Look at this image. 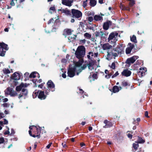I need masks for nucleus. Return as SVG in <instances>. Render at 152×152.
I'll use <instances>...</instances> for the list:
<instances>
[{"label":"nucleus","instance_id":"obj_44","mask_svg":"<svg viewBox=\"0 0 152 152\" xmlns=\"http://www.w3.org/2000/svg\"><path fill=\"white\" fill-rule=\"evenodd\" d=\"M87 19L90 22L94 20L93 18L92 17H89Z\"/></svg>","mask_w":152,"mask_h":152},{"label":"nucleus","instance_id":"obj_6","mask_svg":"<svg viewBox=\"0 0 152 152\" xmlns=\"http://www.w3.org/2000/svg\"><path fill=\"white\" fill-rule=\"evenodd\" d=\"M0 56H4L6 53V51L8 50L7 45L4 42L0 43Z\"/></svg>","mask_w":152,"mask_h":152},{"label":"nucleus","instance_id":"obj_18","mask_svg":"<svg viewBox=\"0 0 152 152\" xmlns=\"http://www.w3.org/2000/svg\"><path fill=\"white\" fill-rule=\"evenodd\" d=\"M24 87H26V84L21 83L19 86L16 87V90L17 91H20L21 90H22L24 88Z\"/></svg>","mask_w":152,"mask_h":152},{"label":"nucleus","instance_id":"obj_62","mask_svg":"<svg viewBox=\"0 0 152 152\" xmlns=\"http://www.w3.org/2000/svg\"><path fill=\"white\" fill-rule=\"evenodd\" d=\"M15 133V132H14V130H13V129H11V134H14Z\"/></svg>","mask_w":152,"mask_h":152},{"label":"nucleus","instance_id":"obj_4","mask_svg":"<svg viewBox=\"0 0 152 152\" xmlns=\"http://www.w3.org/2000/svg\"><path fill=\"white\" fill-rule=\"evenodd\" d=\"M118 34V33L116 32H113L110 33L108 38V42L113 45V47H115L117 45Z\"/></svg>","mask_w":152,"mask_h":152},{"label":"nucleus","instance_id":"obj_8","mask_svg":"<svg viewBox=\"0 0 152 152\" xmlns=\"http://www.w3.org/2000/svg\"><path fill=\"white\" fill-rule=\"evenodd\" d=\"M72 12L73 17L78 18L82 17V12L78 10L72 9Z\"/></svg>","mask_w":152,"mask_h":152},{"label":"nucleus","instance_id":"obj_11","mask_svg":"<svg viewBox=\"0 0 152 152\" xmlns=\"http://www.w3.org/2000/svg\"><path fill=\"white\" fill-rule=\"evenodd\" d=\"M47 84L48 85V89H49V90H50L52 91H55V85L52 81L50 80H49L47 83Z\"/></svg>","mask_w":152,"mask_h":152},{"label":"nucleus","instance_id":"obj_29","mask_svg":"<svg viewBox=\"0 0 152 152\" xmlns=\"http://www.w3.org/2000/svg\"><path fill=\"white\" fill-rule=\"evenodd\" d=\"M96 4V1L95 0H90V5L92 7L94 6Z\"/></svg>","mask_w":152,"mask_h":152},{"label":"nucleus","instance_id":"obj_53","mask_svg":"<svg viewBox=\"0 0 152 152\" xmlns=\"http://www.w3.org/2000/svg\"><path fill=\"white\" fill-rule=\"evenodd\" d=\"M4 122V124H8V121H7L5 119H4V121H3Z\"/></svg>","mask_w":152,"mask_h":152},{"label":"nucleus","instance_id":"obj_26","mask_svg":"<svg viewBox=\"0 0 152 152\" xmlns=\"http://www.w3.org/2000/svg\"><path fill=\"white\" fill-rule=\"evenodd\" d=\"M109 26V22H107L104 23L103 26V29L105 30H107Z\"/></svg>","mask_w":152,"mask_h":152},{"label":"nucleus","instance_id":"obj_31","mask_svg":"<svg viewBox=\"0 0 152 152\" xmlns=\"http://www.w3.org/2000/svg\"><path fill=\"white\" fill-rule=\"evenodd\" d=\"M56 11L55 8V6L51 7L49 9V12L52 14L53 12H55Z\"/></svg>","mask_w":152,"mask_h":152},{"label":"nucleus","instance_id":"obj_27","mask_svg":"<svg viewBox=\"0 0 152 152\" xmlns=\"http://www.w3.org/2000/svg\"><path fill=\"white\" fill-rule=\"evenodd\" d=\"M87 56L88 59L92 60L94 56V54L92 52H90L88 53V54L87 55Z\"/></svg>","mask_w":152,"mask_h":152},{"label":"nucleus","instance_id":"obj_59","mask_svg":"<svg viewBox=\"0 0 152 152\" xmlns=\"http://www.w3.org/2000/svg\"><path fill=\"white\" fill-rule=\"evenodd\" d=\"M3 101L4 102H7L8 101V99L7 98H5L4 99H3Z\"/></svg>","mask_w":152,"mask_h":152},{"label":"nucleus","instance_id":"obj_13","mask_svg":"<svg viewBox=\"0 0 152 152\" xmlns=\"http://www.w3.org/2000/svg\"><path fill=\"white\" fill-rule=\"evenodd\" d=\"M147 71L146 68H141L139 69V71L137 72V74L140 77H142L145 74V72Z\"/></svg>","mask_w":152,"mask_h":152},{"label":"nucleus","instance_id":"obj_55","mask_svg":"<svg viewBox=\"0 0 152 152\" xmlns=\"http://www.w3.org/2000/svg\"><path fill=\"white\" fill-rule=\"evenodd\" d=\"M132 135L131 134H130L129 133L128 134V137L129 138L131 139L132 137Z\"/></svg>","mask_w":152,"mask_h":152},{"label":"nucleus","instance_id":"obj_22","mask_svg":"<svg viewBox=\"0 0 152 152\" xmlns=\"http://www.w3.org/2000/svg\"><path fill=\"white\" fill-rule=\"evenodd\" d=\"M96 37H102L104 35V33L102 31H96L95 33Z\"/></svg>","mask_w":152,"mask_h":152},{"label":"nucleus","instance_id":"obj_47","mask_svg":"<svg viewBox=\"0 0 152 152\" xmlns=\"http://www.w3.org/2000/svg\"><path fill=\"white\" fill-rule=\"evenodd\" d=\"M111 68L113 69H114L115 68V64L114 62L112 63L111 65L110 66Z\"/></svg>","mask_w":152,"mask_h":152},{"label":"nucleus","instance_id":"obj_61","mask_svg":"<svg viewBox=\"0 0 152 152\" xmlns=\"http://www.w3.org/2000/svg\"><path fill=\"white\" fill-rule=\"evenodd\" d=\"M99 0V2L100 4H102L104 3V0Z\"/></svg>","mask_w":152,"mask_h":152},{"label":"nucleus","instance_id":"obj_39","mask_svg":"<svg viewBox=\"0 0 152 152\" xmlns=\"http://www.w3.org/2000/svg\"><path fill=\"white\" fill-rule=\"evenodd\" d=\"M130 1L129 3V5L130 7H132L135 4V1L134 0H132Z\"/></svg>","mask_w":152,"mask_h":152},{"label":"nucleus","instance_id":"obj_2","mask_svg":"<svg viewBox=\"0 0 152 152\" xmlns=\"http://www.w3.org/2000/svg\"><path fill=\"white\" fill-rule=\"evenodd\" d=\"M113 45H111L108 43H105L102 46V49L107 52V59L108 60H110L113 57L115 58L118 56L117 53L113 52Z\"/></svg>","mask_w":152,"mask_h":152},{"label":"nucleus","instance_id":"obj_7","mask_svg":"<svg viewBox=\"0 0 152 152\" xmlns=\"http://www.w3.org/2000/svg\"><path fill=\"white\" fill-rule=\"evenodd\" d=\"M5 94L7 95H10L11 96H15L17 95L16 92L13 90L12 88H8L5 91Z\"/></svg>","mask_w":152,"mask_h":152},{"label":"nucleus","instance_id":"obj_37","mask_svg":"<svg viewBox=\"0 0 152 152\" xmlns=\"http://www.w3.org/2000/svg\"><path fill=\"white\" fill-rule=\"evenodd\" d=\"M122 85L124 87L127 86L128 85V83L127 81L124 80L122 82Z\"/></svg>","mask_w":152,"mask_h":152},{"label":"nucleus","instance_id":"obj_16","mask_svg":"<svg viewBox=\"0 0 152 152\" xmlns=\"http://www.w3.org/2000/svg\"><path fill=\"white\" fill-rule=\"evenodd\" d=\"M38 98L41 100L44 99L46 98V96L45 95L43 91H39Z\"/></svg>","mask_w":152,"mask_h":152},{"label":"nucleus","instance_id":"obj_46","mask_svg":"<svg viewBox=\"0 0 152 152\" xmlns=\"http://www.w3.org/2000/svg\"><path fill=\"white\" fill-rule=\"evenodd\" d=\"M119 75V73L118 71L116 72L112 76V78H113L116 76H117V75Z\"/></svg>","mask_w":152,"mask_h":152},{"label":"nucleus","instance_id":"obj_25","mask_svg":"<svg viewBox=\"0 0 152 152\" xmlns=\"http://www.w3.org/2000/svg\"><path fill=\"white\" fill-rule=\"evenodd\" d=\"M72 31L70 29H66L64 31V33L68 35H71Z\"/></svg>","mask_w":152,"mask_h":152},{"label":"nucleus","instance_id":"obj_24","mask_svg":"<svg viewBox=\"0 0 152 152\" xmlns=\"http://www.w3.org/2000/svg\"><path fill=\"white\" fill-rule=\"evenodd\" d=\"M94 19L96 21H100L103 20V18L100 15H96L94 17Z\"/></svg>","mask_w":152,"mask_h":152},{"label":"nucleus","instance_id":"obj_3","mask_svg":"<svg viewBox=\"0 0 152 152\" xmlns=\"http://www.w3.org/2000/svg\"><path fill=\"white\" fill-rule=\"evenodd\" d=\"M30 130L29 131V134L30 136L34 137H37L39 138L40 137L41 133L40 128L38 126L33 125L29 126Z\"/></svg>","mask_w":152,"mask_h":152},{"label":"nucleus","instance_id":"obj_28","mask_svg":"<svg viewBox=\"0 0 152 152\" xmlns=\"http://www.w3.org/2000/svg\"><path fill=\"white\" fill-rule=\"evenodd\" d=\"M39 91L36 90L33 92L32 96L34 98H36L37 96H38Z\"/></svg>","mask_w":152,"mask_h":152},{"label":"nucleus","instance_id":"obj_42","mask_svg":"<svg viewBox=\"0 0 152 152\" xmlns=\"http://www.w3.org/2000/svg\"><path fill=\"white\" fill-rule=\"evenodd\" d=\"M132 50L128 47L127 48L126 50V54H128L130 53Z\"/></svg>","mask_w":152,"mask_h":152},{"label":"nucleus","instance_id":"obj_56","mask_svg":"<svg viewBox=\"0 0 152 152\" xmlns=\"http://www.w3.org/2000/svg\"><path fill=\"white\" fill-rule=\"evenodd\" d=\"M86 40L85 39L80 40V42L81 43H85L86 42Z\"/></svg>","mask_w":152,"mask_h":152},{"label":"nucleus","instance_id":"obj_23","mask_svg":"<svg viewBox=\"0 0 152 152\" xmlns=\"http://www.w3.org/2000/svg\"><path fill=\"white\" fill-rule=\"evenodd\" d=\"M145 140H144L143 138L139 136H138V139L137 142H136L139 143H143L145 142Z\"/></svg>","mask_w":152,"mask_h":152},{"label":"nucleus","instance_id":"obj_48","mask_svg":"<svg viewBox=\"0 0 152 152\" xmlns=\"http://www.w3.org/2000/svg\"><path fill=\"white\" fill-rule=\"evenodd\" d=\"M92 77L94 79H97V76L96 74H94L92 75Z\"/></svg>","mask_w":152,"mask_h":152},{"label":"nucleus","instance_id":"obj_40","mask_svg":"<svg viewBox=\"0 0 152 152\" xmlns=\"http://www.w3.org/2000/svg\"><path fill=\"white\" fill-rule=\"evenodd\" d=\"M133 147L135 150H136L137 148L139 147V145L137 143L136 144L134 143L133 144Z\"/></svg>","mask_w":152,"mask_h":152},{"label":"nucleus","instance_id":"obj_63","mask_svg":"<svg viewBox=\"0 0 152 152\" xmlns=\"http://www.w3.org/2000/svg\"><path fill=\"white\" fill-rule=\"evenodd\" d=\"M0 115L1 117L2 118L4 117V114H3V113H0Z\"/></svg>","mask_w":152,"mask_h":152},{"label":"nucleus","instance_id":"obj_33","mask_svg":"<svg viewBox=\"0 0 152 152\" xmlns=\"http://www.w3.org/2000/svg\"><path fill=\"white\" fill-rule=\"evenodd\" d=\"M130 39L132 42L135 43L137 42L136 37L134 35H133L132 37H130Z\"/></svg>","mask_w":152,"mask_h":152},{"label":"nucleus","instance_id":"obj_5","mask_svg":"<svg viewBox=\"0 0 152 152\" xmlns=\"http://www.w3.org/2000/svg\"><path fill=\"white\" fill-rule=\"evenodd\" d=\"M86 49L84 46H79L75 52V55L77 58L80 59L83 57L85 55Z\"/></svg>","mask_w":152,"mask_h":152},{"label":"nucleus","instance_id":"obj_10","mask_svg":"<svg viewBox=\"0 0 152 152\" xmlns=\"http://www.w3.org/2000/svg\"><path fill=\"white\" fill-rule=\"evenodd\" d=\"M28 94V91L26 89L23 88L22 89L21 92L19 95L18 96V98L20 99V98L23 97L24 99H25Z\"/></svg>","mask_w":152,"mask_h":152},{"label":"nucleus","instance_id":"obj_58","mask_svg":"<svg viewBox=\"0 0 152 152\" xmlns=\"http://www.w3.org/2000/svg\"><path fill=\"white\" fill-rule=\"evenodd\" d=\"M98 55V53H94V57H97Z\"/></svg>","mask_w":152,"mask_h":152},{"label":"nucleus","instance_id":"obj_12","mask_svg":"<svg viewBox=\"0 0 152 152\" xmlns=\"http://www.w3.org/2000/svg\"><path fill=\"white\" fill-rule=\"evenodd\" d=\"M73 2V0H62V4L65 5L69 7L72 6V4Z\"/></svg>","mask_w":152,"mask_h":152},{"label":"nucleus","instance_id":"obj_20","mask_svg":"<svg viewBox=\"0 0 152 152\" xmlns=\"http://www.w3.org/2000/svg\"><path fill=\"white\" fill-rule=\"evenodd\" d=\"M30 78H35L36 77L39 78V74L37 72H35L31 73L29 76Z\"/></svg>","mask_w":152,"mask_h":152},{"label":"nucleus","instance_id":"obj_30","mask_svg":"<svg viewBox=\"0 0 152 152\" xmlns=\"http://www.w3.org/2000/svg\"><path fill=\"white\" fill-rule=\"evenodd\" d=\"M120 8L122 10H130V8L128 7L124 6L123 4L121 3L120 6Z\"/></svg>","mask_w":152,"mask_h":152},{"label":"nucleus","instance_id":"obj_51","mask_svg":"<svg viewBox=\"0 0 152 152\" xmlns=\"http://www.w3.org/2000/svg\"><path fill=\"white\" fill-rule=\"evenodd\" d=\"M3 105L4 107H8L9 106V105L7 103H4Z\"/></svg>","mask_w":152,"mask_h":152},{"label":"nucleus","instance_id":"obj_1","mask_svg":"<svg viewBox=\"0 0 152 152\" xmlns=\"http://www.w3.org/2000/svg\"><path fill=\"white\" fill-rule=\"evenodd\" d=\"M83 61L82 60H80L75 63L73 67H69L68 71V76L71 77H73L75 75V73H76L77 75H78L79 73L84 69L81 66L82 64Z\"/></svg>","mask_w":152,"mask_h":152},{"label":"nucleus","instance_id":"obj_64","mask_svg":"<svg viewBox=\"0 0 152 152\" xmlns=\"http://www.w3.org/2000/svg\"><path fill=\"white\" fill-rule=\"evenodd\" d=\"M62 77L64 78H65L66 77V75L64 73L62 74Z\"/></svg>","mask_w":152,"mask_h":152},{"label":"nucleus","instance_id":"obj_41","mask_svg":"<svg viewBox=\"0 0 152 152\" xmlns=\"http://www.w3.org/2000/svg\"><path fill=\"white\" fill-rule=\"evenodd\" d=\"M128 45L129 46V47L128 48H130L131 50L134 48V45L133 44H132L131 43H128Z\"/></svg>","mask_w":152,"mask_h":152},{"label":"nucleus","instance_id":"obj_60","mask_svg":"<svg viewBox=\"0 0 152 152\" xmlns=\"http://www.w3.org/2000/svg\"><path fill=\"white\" fill-rule=\"evenodd\" d=\"M109 121L107 120H105L104 121V123L105 124H107Z\"/></svg>","mask_w":152,"mask_h":152},{"label":"nucleus","instance_id":"obj_17","mask_svg":"<svg viewBox=\"0 0 152 152\" xmlns=\"http://www.w3.org/2000/svg\"><path fill=\"white\" fill-rule=\"evenodd\" d=\"M122 75L126 77H128L130 76L131 74V72L128 70H124L121 73Z\"/></svg>","mask_w":152,"mask_h":152},{"label":"nucleus","instance_id":"obj_35","mask_svg":"<svg viewBox=\"0 0 152 152\" xmlns=\"http://www.w3.org/2000/svg\"><path fill=\"white\" fill-rule=\"evenodd\" d=\"M3 71L5 74H9L10 73V72L9 69L5 68L3 70Z\"/></svg>","mask_w":152,"mask_h":152},{"label":"nucleus","instance_id":"obj_19","mask_svg":"<svg viewBox=\"0 0 152 152\" xmlns=\"http://www.w3.org/2000/svg\"><path fill=\"white\" fill-rule=\"evenodd\" d=\"M95 65H94V62L93 61L89 63L88 64V67L89 69L92 70H96Z\"/></svg>","mask_w":152,"mask_h":152},{"label":"nucleus","instance_id":"obj_36","mask_svg":"<svg viewBox=\"0 0 152 152\" xmlns=\"http://www.w3.org/2000/svg\"><path fill=\"white\" fill-rule=\"evenodd\" d=\"M62 12L65 13L67 15H69L71 14V12L70 11L66 10H63Z\"/></svg>","mask_w":152,"mask_h":152},{"label":"nucleus","instance_id":"obj_52","mask_svg":"<svg viewBox=\"0 0 152 152\" xmlns=\"http://www.w3.org/2000/svg\"><path fill=\"white\" fill-rule=\"evenodd\" d=\"M52 142L49 143L48 145H47L46 146V148L48 149H49L50 148V146L52 145Z\"/></svg>","mask_w":152,"mask_h":152},{"label":"nucleus","instance_id":"obj_38","mask_svg":"<svg viewBox=\"0 0 152 152\" xmlns=\"http://www.w3.org/2000/svg\"><path fill=\"white\" fill-rule=\"evenodd\" d=\"M84 36L88 39H89L91 37V35L88 33H86L84 34Z\"/></svg>","mask_w":152,"mask_h":152},{"label":"nucleus","instance_id":"obj_57","mask_svg":"<svg viewBox=\"0 0 152 152\" xmlns=\"http://www.w3.org/2000/svg\"><path fill=\"white\" fill-rule=\"evenodd\" d=\"M145 116H146L147 117H148V111H145Z\"/></svg>","mask_w":152,"mask_h":152},{"label":"nucleus","instance_id":"obj_49","mask_svg":"<svg viewBox=\"0 0 152 152\" xmlns=\"http://www.w3.org/2000/svg\"><path fill=\"white\" fill-rule=\"evenodd\" d=\"M4 141V138L3 137L0 138V144L2 143Z\"/></svg>","mask_w":152,"mask_h":152},{"label":"nucleus","instance_id":"obj_21","mask_svg":"<svg viewBox=\"0 0 152 152\" xmlns=\"http://www.w3.org/2000/svg\"><path fill=\"white\" fill-rule=\"evenodd\" d=\"M122 89L121 87H118L117 86H115L113 87V91L114 93H115L118 92L120 90Z\"/></svg>","mask_w":152,"mask_h":152},{"label":"nucleus","instance_id":"obj_32","mask_svg":"<svg viewBox=\"0 0 152 152\" xmlns=\"http://www.w3.org/2000/svg\"><path fill=\"white\" fill-rule=\"evenodd\" d=\"M80 93L82 95H83V98H84V95H85L86 96H87V94L86 93H84V91L81 89L80 88L79 89Z\"/></svg>","mask_w":152,"mask_h":152},{"label":"nucleus","instance_id":"obj_9","mask_svg":"<svg viewBox=\"0 0 152 152\" xmlns=\"http://www.w3.org/2000/svg\"><path fill=\"white\" fill-rule=\"evenodd\" d=\"M138 57L137 56H133L132 57L128 58L126 61V63L129 65L133 63L138 58Z\"/></svg>","mask_w":152,"mask_h":152},{"label":"nucleus","instance_id":"obj_50","mask_svg":"<svg viewBox=\"0 0 152 152\" xmlns=\"http://www.w3.org/2000/svg\"><path fill=\"white\" fill-rule=\"evenodd\" d=\"M112 75V74H111V75H106L105 76V77L107 79H109V78L111 76V75Z\"/></svg>","mask_w":152,"mask_h":152},{"label":"nucleus","instance_id":"obj_54","mask_svg":"<svg viewBox=\"0 0 152 152\" xmlns=\"http://www.w3.org/2000/svg\"><path fill=\"white\" fill-rule=\"evenodd\" d=\"M53 18L50 19L48 22V24H49L51 22H53Z\"/></svg>","mask_w":152,"mask_h":152},{"label":"nucleus","instance_id":"obj_34","mask_svg":"<svg viewBox=\"0 0 152 152\" xmlns=\"http://www.w3.org/2000/svg\"><path fill=\"white\" fill-rule=\"evenodd\" d=\"M86 13L88 16H94V12L90 11L86 12Z\"/></svg>","mask_w":152,"mask_h":152},{"label":"nucleus","instance_id":"obj_14","mask_svg":"<svg viewBox=\"0 0 152 152\" xmlns=\"http://www.w3.org/2000/svg\"><path fill=\"white\" fill-rule=\"evenodd\" d=\"M122 45V44H121L118 45L117 47L115 48V51L117 52L118 54L121 53L123 50Z\"/></svg>","mask_w":152,"mask_h":152},{"label":"nucleus","instance_id":"obj_45","mask_svg":"<svg viewBox=\"0 0 152 152\" xmlns=\"http://www.w3.org/2000/svg\"><path fill=\"white\" fill-rule=\"evenodd\" d=\"M87 1L88 0H86V1H83V6L84 8L87 5Z\"/></svg>","mask_w":152,"mask_h":152},{"label":"nucleus","instance_id":"obj_43","mask_svg":"<svg viewBox=\"0 0 152 152\" xmlns=\"http://www.w3.org/2000/svg\"><path fill=\"white\" fill-rule=\"evenodd\" d=\"M107 125L108 128L112 127L113 125L112 123L110 121H109Z\"/></svg>","mask_w":152,"mask_h":152},{"label":"nucleus","instance_id":"obj_15","mask_svg":"<svg viewBox=\"0 0 152 152\" xmlns=\"http://www.w3.org/2000/svg\"><path fill=\"white\" fill-rule=\"evenodd\" d=\"M20 75L17 72L14 73L12 76V79L15 80H18L20 78Z\"/></svg>","mask_w":152,"mask_h":152}]
</instances>
